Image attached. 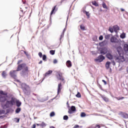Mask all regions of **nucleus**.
I'll list each match as a JSON object with an SVG mask.
<instances>
[{
    "mask_svg": "<svg viewBox=\"0 0 128 128\" xmlns=\"http://www.w3.org/2000/svg\"><path fill=\"white\" fill-rule=\"evenodd\" d=\"M22 76H28V72L30 70H28V67L26 66V64L23 63L22 64H18L16 70H12L10 72V76L13 78H16V72H20L22 70Z\"/></svg>",
    "mask_w": 128,
    "mask_h": 128,
    "instance_id": "obj_1",
    "label": "nucleus"
},
{
    "mask_svg": "<svg viewBox=\"0 0 128 128\" xmlns=\"http://www.w3.org/2000/svg\"><path fill=\"white\" fill-rule=\"evenodd\" d=\"M16 104V98H12L10 100H7L6 104L4 105V108H10L12 106Z\"/></svg>",
    "mask_w": 128,
    "mask_h": 128,
    "instance_id": "obj_2",
    "label": "nucleus"
},
{
    "mask_svg": "<svg viewBox=\"0 0 128 128\" xmlns=\"http://www.w3.org/2000/svg\"><path fill=\"white\" fill-rule=\"evenodd\" d=\"M0 102H4L8 98V92L0 90Z\"/></svg>",
    "mask_w": 128,
    "mask_h": 128,
    "instance_id": "obj_3",
    "label": "nucleus"
},
{
    "mask_svg": "<svg viewBox=\"0 0 128 128\" xmlns=\"http://www.w3.org/2000/svg\"><path fill=\"white\" fill-rule=\"evenodd\" d=\"M57 80H60L63 82V84H64L66 82V81L64 80V76H62V73H58V74L56 75Z\"/></svg>",
    "mask_w": 128,
    "mask_h": 128,
    "instance_id": "obj_4",
    "label": "nucleus"
},
{
    "mask_svg": "<svg viewBox=\"0 0 128 128\" xmlns=\"http://www.w3.org/2000/svg\"><path fill=\"white\" fill-rule=\"evenodd\" d=\"M22 90H23L24 92H26L30 90V86L27 85L26 84H22Z\"/></svg>",
    "mask_w": 128,
    "mask_h": 128,
    "instance_id": "obj_5",
    "label": "nucleus"
},
{
    "mask_svg": "<svg viewBox=\"0 0 128 128\" xmlns=\"http://www.w3.org/2000/svg\"><path fill=\"white\" fill-rule=\"evenodd\" d=\"M106 58L104 56H102V54L100 55L97 58L94 59L95 62H102Z\"/></svg>",
    "mask_w": 128,
    "mask_h": 128,
    "instance_id": "obj_6",
    "label": "nucleus"
},
{
    "mask_svg": "<svg viewBox=\"0 0 128 128\" xmlns=\"http://www.w3.org/2000/svg\"><path fill=\"white\" fill-rule=\"evenodd\" d=\"M110 42L114 44H118V39L114 36H112L110 39Z\"/></svg>",
    "mask_w": 128,
    "mask_h": 128,
    "instance_id": "obj_7",
    "label": "nucleus"
},
{
    "mask_svg": "<svg viewBox=\"0 0 128 128\" xmlns=\"http://www.w3.org/2000/svg\"><path fill=\"white\" fill-rule=\"evenodd\" d=\"M76 106H72L68 110V112L70 114H74V112H76Z\"/></svg>",
    "mask_w": 128,
    "mask_h": 128,
    "instance_id": "obj_8",
    "label": "nucleus"
},
{
    "mask_svg": "<svg viewBox=\"0 0 128 128\" xmlns=\"http://www.w3.org/2000/svg\"><path fill=\"white\" fill-rule=\"evenodd\" d=\"M116 50L118 54H120H120H122L124 52V50H122V46H118V47H117Z\"/></svg>",
    "mask_w": 128,
    "mask_h": 128,
    "instance_id": "obj_9",
    "label": "nucleus"
},
{
    "mask_svg": "<svg viewBox=\"0 0 128 128\" xmlns=\"http://www.w3.org/2000/svg\"><path fill=\"white\" fill-rule=\"evenodd\" d=\"M108 48H104L100 50V54H108Z\"/></svg>",
    "mask_w": 128,
    "mask_h": 128,
    "instance_id": "obj_10",
    "label": "nucleus"
},
{
    "mask_svg": "<svg viewBox=\"0 0 128 128\" xmlns=\"http://www.w3.org/2000/svg\"><path fill=\"white\" fill-rule=\"evenodd\" d=\"M62 82H60L58 84V94H60V92H62Z\"/></svg>",
    "mask_w": 128,
    "mask_h": 128,
    "instance_id": "obj_11",
    "label": "nucleus"
},
{
    "mask_svg": "<svg viewBox=\"0 0 128 128\" xmlns=\"http://www.w3.org/2000/svg\"><path fill=\"white\" fill-rule=\"evenodd\" d=\"M116 60H118V62H124V56H120L116 58Z\"/></svg>",
    "mask_w": 128,
    "mask_h": 128,
    "instance_id": "obj_12",
    "label": "nucleus"
},
{
    "mask_svg": "<svg viewBox=\"0 0 128 128\" xmlns=\"http://www.w3.org/2000/svg\"><path fill=\"white\" fill-rule=\"evenodd\" d=\"M22 2H23L24 4H25V6H25L26 10H28L30 6H28V3L26 2V0H22Z\"/></svg>",
    "mask_w": 128,
    "mask_h": 128,
    "instance_id": "obj_13",
    "label": "nucleus"
},
{
    "mask_svg": "<svg viewBox=\"0 0 128 128\" xmlns=\"http://www.w3.org/2000/svg\"><path fill=\"white\" fill-rule=\"evenodd\" d=\"M101 98H102L104 102H110V99L104 96H101Z\"/></svg>",
    "mask_w": 128,
    "mask_h": 128,
    "instance_id": "obj_14",
    "label": "nucleus"
},
{
    "mask_svg": "<svg viewBox=\"0 0 128 128\" xmlns=\"http://www.w3.org/2000/svg\"><path fill=\"white\" fill-rule=\"evenodd\" d=\"M124 50L126 54H128V44H124Z\"/></svg>",
    "mask_w": 128,
    "mask_h": 128,
    "instance_id": "obj_15",
    "label": "nucleus"
},
{
    "mask_svg": "<svg viewBox=\"0 0 128 128\" xmlns=\"http://www.w3.org/2000/svg\"><path fill=\"white\" fill-rule=\"evenodd\" d=\"M106 57L108 58V60H112L114 56L112 55V54L108 53L106 54Z\"/></svg>",
    "mask_w": 128,
    "mask_h": 128,
    "instance_id": "obj_16",
    "label": "nucleus"
},
{
    "mask_svg": "<svg viewBox=\"0 0 128 128\" xmlns=\"http://www.w3.org/2000/svg\"><path fill=\"white\" fill-rule=\"evenodd\" d=\"M66 66H68V68H72V62H70V60H68L66 62Z\"/></svg>",
    "mask_w": 128,
    "mask_h": 128,
    "instance_id": "obj_17",
    "label": "nucleus"
},
{
    "mask_svg": "<svg viewBox=\"0 0 128 128\" xmlns=\"http://www.w3.org/2000/svg\"><path fill=\"white\" fill-rule=\"evenodd\" d=\"M121 114H122V118H128V114L126 113H124L123 112H121Z\"/></svg>",
    "mask_w": 128,
    "mask_h": 128,
    "instance_id": "obj_18",
    "label": "nucleus"
},
{
    "mask_svg": "<svg viewBox=\"0 0 128 128\" xmlns=\"http://www.w3.org/2000/svg\"><path fill=\"white\" fill-rule=\"evenodd\" d=\"M52 74V70H48V72H47L45 74H44V76H48L50 74Z\"/></svg>",
    "mask_w": 128,
    "mask_h": 128,
    "instance_id": "obj_19",
    "label": "nucleus"
},
{
    "mask_svg": "<svg viewBox=\"0 0 128 128\" xmlns=\"http://www.w3.org/2000/svg\"><path fill=\"white\" fill-rule=\"evenodd\" d=\"M113 28L115 32H116V30H120V27L118 26V25L114 26H113Z\"/></svg>",
    "mask_w": 128,
    "mask_h": 128,
    "instance_id": "obj_20",
    "label": "nucleus"
},
{
    "mask_svg": "<svg viewBox=\"0 0 128 128\" xmlns=\"http://www.w3.org/2000/svg\"><path fill=\"white\" fill-rule=\"evenodd\" d=\"M110 62H107L106 64V70H108V68H110Z\"/></svg>",
    "mask_w": 128,
    "mask_h": 128,
    "instance_id": "obj_21",
    "label": "nucleus"
},
{
    "mask_svg": "<svg viewBox=\"0 0 128 128\" xmlns=\"http://www.w3.org/2000/svg\"><path fill=\"white\" fill-rule=\"evenodd\" d=\"M2 78H6V76H8V74H6V71H3L2 72Z\"/></svg>",
    "mask_w": 128,
    "mask_h": 128,
    "instance_id": "obj_22",
    "label": "nucleus"
},
{
    "mask_svg": "<svg viewBox=\"0 0 128 128\" xmlns=\"http://www.w3.org/2000/svg\"><path fill=\"white\" fill-rule=\"evenodd\" d=\"M16 106L18 108H20L22 106V102H20L19 100L16 101Z\"/></svg>",
    "mask_w": 128,
    "mask_h": 128,
    "instance_id": "obj_23",
    "label": "nucleus"
},
{
    "mask_svg": "<svg viewBox=\"0 0 128 128\" xmlns=\"http://www.w3.org/2000/svg\"><path fill=\"white\" fill-rule=\"evenodd\" d=\"M92 4H93V6H98V4L96 1L92 2Z\"/></svg>",
    "mask_w": 128,
    "mask_h": 128,
    "instance_id": "obj_24",
    "label": "nucleus"
},
{
    "mask_svg": "<svg viewBox=\"0 0 128 128\" xmlns=\"http://www.w3.org/2000/svg\"><path fill=\"white\" fill-rule=\"evenodd\" d=\"M102 6L103 8H105V10H108V6H106V3L103 2L102 4Z\"/></svg>",
    "mask_w": 128,
    "mask_h": 128,
    "instance_id": "obj_25",
    "label": "nucleus"
},
{
    "mask_svg": "<svg viewBox=\"0 0 128 128\" xmlns=\"http://www.w3.org/2000/svg\"><path fill=\"white\" fill-rule=\"evenodd\" d=\"M80 28L82 30H86V27L84 26V24H82L80 26Z\"/></svg>",
    "mask_w": 128,
    "mask_h": 128,
    "instance_id": "obj_26",
    "label": "nucleus"
},
{
    "mask_svg": "<svg viewBox=\"0 0 128 128\" xmlns=\"http://www.w3.org/2000/svg\"><path fill=\"white\" fill-rule=\"evenodd\" d=\"M56 6H55L53 8L50 13V16L54 12V10H56Z\"/></svg>",
    "mask_w": 128,
    "mask_h": 128,
    "instance_id": "obj_27",
    "label": "nucleus"
},
{
    "mask_svg": "<svg viewBox=\"0 0 128 128\" xmlns=\"http://www.w3.org/2000/svg\"><path fill=\"white\" fill-rule=\"evenodd\" d=\"M20 110H22V109L20 108H18L16 109L15 112H16V114H19V112H20Z\"/></svg>",
    "mask_w": 128,
    "mask_h": 128,
    "instance_id": "obj_28",
    "label": "nucleus"
},
{
    "mask_svg": "<svg viewBox=\"0 0 128 128\" xmlns=\"http://www.w3.org/2000/svg\"><path fill=\"white\" fill-rule=\"evenodd\" d=\"M120 38H126V34L122 33L120 35Z\"/></svg>",
    "mask_w": 128,
    "mask_h": 128,
    "instance_id": "obj_29",
    "label": "nucleus"
},
{
    "mask_svg": "<svg viewBox=\"0 0 128 128\" xmlns=\"http://www.w3.org/2000/svg\"><path fill=\"white\" fill-rule=\"evenodd\" d=\"M116 98L118 100H124V97H123V96L116 97Z\"/></svg>",
    "mask_w": 128,
    "mask_h": 128,
    "instance_id": "obj_30",
    "label": "nucleus"
},
{
    "mask_svg": "<svg viewBox=\"0 0 128 128\" xmlns=\"http://www.w3.org/2000/svg\"><path fill=\"white\" fill-rule=\"evenodd\" d=\"M42 60L44 62H46V54L42 56Z\"/></svg>",
    "mask_w": 128,
    "mask_h": 128,
    "instance_id": "obj_31",
    "label": "nucleus"
},
{
    "mask_svg": "<svg viewBox=\"0 0 128 128\" xmlns=\"http://www.w3.org/2000/svg\"><path fill=\"white\" fill-rule=\"evenodd\" d=\"M46 126V123L42 122V124H40V126L42 128H44L45 126Z\"/></svg>",
    "mask_w": 128,
    "mask_h": 128,
    "instance_id": "obj_32",
    "label": "nucleus"
},
{
    "mask_svg": "<svg viewBox=\"0 0 128 128\" xmlns=\"http://www.w3.org/2000/svg\"><path fill=\"white\" fill-rule=\"evenodd\" d=\"M63 118L64 120H68V116L66 115L64 116Z\"/></svg>",
    "mask_w": 128,
    "mask_h": 128,
    "instance_id": "obj_33",
    "label": "nucleus"
},
{
    "mask_svg": "<svg viewBox=\"0 0 128 128\" xmlns=\"http://www.w3.org/2000/svg\"><path fill=\"white\" fill-rule=\"evenodd\" d=\"M84 13L86 14V16H88V18H90V12H88L86 11H85Z\"/></svg>",
    "mask_w": 128,
    "mask_h": 128,
    "instance_id": "obj_34",
    "label": "nucleus"
},
{
    "mask_svg": "<svg viewBox=\"0 0 128 128\" xmlns=\"http://www.w3.org/2000/svg\"><path fill=\"white\" fill-rule=\"evenodd\" d=\"M50 54H52V56H54V54L56 51L54 50H51L50 51Z\"/></svg>",
    "mask_w": 128,
    "mask_h": 128,
    "instance_id": "obj_35",
    "label": "nucleus"
},
{
    "mask_svg": "<svg viewBox=\"0 0 128 128\" xmlns=\"http://www.w3.org/2000/svg\"><path fill=\"white\" fill-rule=\"evenodd\" d=\"M110 38V34H107V35L105 36L106 40H108V38Z\"/></svg>",
    "mask_w": 128,
    "mask_h": 128,
    "instance_id": "obj_36",
    "label": "nucleus"
},
{
    "mask_svg": "<svg viewBox=\"0 0 128 128\" xmlns=\"http://www.w3.org/2000/svg\"><path fill=\"white\" fill-rule=\"evenodd\" d=\"M76 98H81L82 95L80 94V92H78L77 94L76 95Z\"/></svg>",
    "mask_w": 128,
    "mask_h": 128,
    "instance_id": "obj_37",
    "label": "nucleus"
},
{
    "mask_svg": "<svg viewBox=\"0 0 128 128\" xmlns=\"http://www.w3.org/2000/svg\"><path fill=\"white\" fill-rule=\"evenodd\" d=\"M86 116V113H84V112H82L80 114L81 118H84V116Z\"/></svg>",
    "mask_w": 128,
    "mask_h": 128,
    "instance_id": "obj_38",
    "label": "nucleus"
},
{
    "mask_svg": "<svg viewBox=\"0 0 128 128\" xmlns=\"http://www.w3.org/2000/svg\"><path fill=\"white\" fill-rule=\"evenodd\" d=\"M14 122H20V118H14Z\"/></svg>",
    "mask_w": 128,
    "mask_h": 128,
    "instance_id": "obj_39",
    "label": "nucleus"
},
{
    "mask_svg": "<svg viewBox=\"0 0 128 128\" xmlns=\"http://www.w3.org/2000/svg\"><path fill=\"white\" fill-rule=\"evenodd\" d=\"M55 114L54 112H52L50 114V116H54Z\"/></svg>",
    "mask_w": 128,
    "mask_h": 128,
    "instance_id": "obj_40",
    "label": "nucleus"
},
{
    "mask_svg": "<svg viewBox=\"0 0 128 128\" xmlns=\"http://www.w3.org/2000/svg\"><path fill=\"white\" fill-rule=\"evenodd\" d=\"M109 32H114V29H112V28H110L108 30Z\"/></svg>",
    "mask_w": 128,
    "mask_h": 128,
    "instance_id": "obj_41",
    "label": "nucleus"
},
{
    "mask_svg": "<svg viewBox=\"0 0 128 128\" xmlns=\"http://www.w3.org/2000/svg\"><path fill=\"white\" fill-rule=\"evenodd\" d=\"M38 54L40 58H42V52H40Z\"/></svg>",
    "mask_w": 128,
    "mask_h": 128,
    "instance_id": "obj_42",
    "label": "nucleus"
},
{
    "mask_svg": "<svg viewBox=\"0 0 128 128\" xmlns=\"http://www.w3.org/2000/svg\"><path fill=\"white\" fill-rule=\"evenodd\" d=\"M103 39H104V36H100L99 37V40H102Z\"/></svg>",
    "mask_w": 128,
    "mask_h": 128,
    "instance_id": "obj_43",
    "label": "nucleus"
},
{
    "mask_svg": "<svg viewBox=\"0 0 128 128\" xmlns=\"http://www.w3.org/2000/svg\"><path fill=\"white\" fill-rule=\"evenodd\" d=\"M104 42H100L99 44L100 46H104Z\"/></svg>",
    "mask_w": 128,
    "mask_h": 128,
    "instance_id": "obj_44",
    "label": "nucleus"
},
{
    "mask_svg": "<svg viewBox=\"0 0 128 128\" xmlns=\"http://www.w3.org/2000/svg\"><path fill=\"white\" fill-rule=\"evenodd\" d=\"M54 64H56L58 63V60L56 59H54L53 61Z\"/></svg>",
    "mask_w": 128,
    "mask_h": 128,
    "instance_id": "obj_45",
    "label": "nucleus"
},
{
    "mask_svg": "<svg viewBox=\"0 0 128 128\" xmlns=\"http://www.w3.org/2000/svg\"><path fill=\"white\" fill-rule=\"evenodd\" d=\"M4 114V111L3 110H0V114Z\"/></svg>",
    "mask_w": 128,
    "mask_h": 128,
    "instance_id": "obj_46",
    "label": "nucleus"
},
{
    "mask_svg": "<svg viewBox=\"0 0 128 128\" xmlns=\"http://www.w3.org/2000/svg\"><path fill=\"white\" fill-rule=\"evenodd\" d=\"M21 62H22V60H19L17 64H20Z\"/></svg>",
    "mask_w": 128,
    "mask_h": 128,
    "instance_id": "obj_47",
    "label": "nucleus"
},
{
    "mask_svg": "<svg viewBox=\"0 0 128 128\" xmlns=\"http://www.w3.org/2000/svg\"><path fill=\"white\" fill-rule=\"evenodd\" d=\"M80 128V126L78 125H75L73 128Z\"/></svg>",
    "mask_w": 128,
    "mask_h": 128,
    "instance_id": "obj_48",
    "label": "nucleus"
},
{
    "mask_svg": "<svg viewBox=\"0 0 128 128\" xmlns=\"http://www.w3.org/2000/svg\"><path fill=\"white\" fill-rule=\"evenodd\" d=\"M102 82L104 83V84H106V81L104 80H102Z\"/></svg>",
    "mask_w": 128,
    "mask_h": 128,
    "instance_id": "obj_49",
    "label": "nucleus"
},
{
    "mask_svg": "<svg viewBox=\"0 0 128 128\" xmlns=\"http://www.w3.org/2000/svg\"><path fill=\"white\" fill-rule=\"evenodd\" d=\"M6 118V116H0V118Z\"/></svg>",
    "mask_w": 128,
    "mask_h": 128,
    "instance_id": "obj_50",
    "label": "nucleus"
},
{
    "mask_svg": "<svg viewBox=\"0 0 128 128\" xmlns=\"http://www.w3.org/2000/svg\"><path fill=\"white\" fill-rule=\"evenodd\" d=\"M36 124H34L32 125V128H36Z\"/></svg>",
    "mask_w": 128,
    "mask_h": 128,
    "instance_id": "obj_51",
    "label": "nucleus"
},
{
    "mask_svg": "<svg viewBox=\"0 0 128 128\" xmlns=\"http://www.w3.org/2000/svg\"><path fill=\"white\" fill-rule=\"evenodd\" d=\"M39 64H42V60H40V62H38Z\"/></svg>",
    "mask_w": 128,
    "mask_h": 128,
    "instance_id": "obj_52",
    "label": "nucleus"
},
{
    "mask_svg": "<svg viewBox=\"0 0 128 128\" xmlns=\"http://www.w3.org/2000/svg\"><path fill=\"white\" fill-rule=\"evenodd\" d=\"M120 10H121L122 12H124V8H120Z\"/></svg>",
    "mask_w": 128,
    "mask_h": 128,
    "instance_id": "obj_53",
    "label": "nucleus"
},
{
    "mask_svg": "<svg viewBox=\"0 0 128 128\" xmlns=\"http://www.w3.org/2000/svg\"><path fill=\"white\" fill-rule=\"evenodd\" d=\"M96 128H100V125H96Z\"/></svg>",
    "mask_w": 128,
    "mask_h": 128,
    "instance_id": "obj_54",
    "label": "nucleus"
},
{
    "mask_svg": "<svg viewBox=\"0 0 128 128\" xmlns=\"http://www.w3.org/2000/svg\"><path fill=\"white\" fill-rule=\"evenodd\" d=\"M126 72L128 73V66H127V68H126Z\"/></svg>",
    "mask_w": 128,
    "mask_h": 128,
    "instance_id": "obj_55",
    "label": "nucleus"
},
{
    "mask_svg": "<svg viewBox=\"0 0 128 128\" xmlns=\"http://www.w3.org/2000/svg\"><path fill=\"white\" fill-rule=\"evenodd\" d=\"M6 126H1L0 128H6Z\"/></svg>",
    "mask_w": 128,
    "mask_h": 128,
    "instance_id": "obj_56",
    "label": "nucleus"
},
{
    "mask_svg": "<svg viewBox=\"0 0 128 128\" xmlns=\"http://www.w3.org/2000/svg\"><path fill=\"white\" fill-rule=\"evenodd\" d=\"M36 126H40V124H36Z\"/></svg>",
    "mask_w": 128,
    "mask_h": 128,
    "instance_id": "obj_57",
    "label": "nucleus"
},
{
    "mask_svg": "<svg viewBox=\"0 0 128 128\" xmlns=\"http://www.w3.org/2000/svg\"><path fill=\"white\" fill-rule=\"evenodd\" d=\"M20 10H21V12H24V10H22V8H20Z\"/></svg>",
    "mask_w": 128,
    "mask_h": 128,
    "instance_id": "obj_58",
    "label": "nucleus"
},
{
    "mask_svg": "<svg viewBox=\"0 0 128 128\" xmlns=\"http://www.w3.org/2000/svg\"><path fill=\"white\" fill-rule=\"evenodd\" d=\"M50 128H54V127L53 126H51Z\"/></svg>",
    "mask_w": 128,
    "mask_h": 128,
    "instance_id": "obj_59",
    "label": "nucleus"
},
{
    "mask_svg": "<svg viewBox=\"0 0 128 128\" xmlns=\"http://www.w3.org/2000/svg\"><path fill=\"white\" fill-rule=\"evenodd\" d=\"M99 88H102V86L100 84H99Z\"/></svg>",
    "mask_w": 128,
    "mask_h": 128,
    "instance_id": "obj_60",
    "label": "nucleus"
},
{
    "mask_svg": "<svg viewBox=\"0 0 128 128\" xmlns=\"http://www.w3.org/2000/svg\"><path fill=\"white\" fill-rule=\"evenodd\" d=\"M63 0V1H64V0Z\"/></svg>",
    "mask_w": 128,
    "mask_h": 128,
    "instance_id": "obj_61",
    "label": "nucleus"
}]
</instances>
